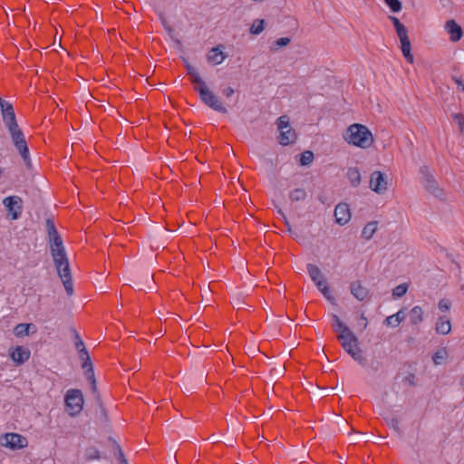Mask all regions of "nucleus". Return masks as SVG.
Segmentation results:
<instances>
[{"instance_id": "nucleus-1", "label": "nucleus", "mask_w": 464, "mask_h": 464, "mask_svg": "<svg viewBox=\"0 0 464 464\" xmlns=\"http://www.w3.org/2000/svg\"><path fill=\"white\" fill-rule=\"evenodd\" d=\"M186 69L190 81L194 84V90L198 93L200 100L212 110L221 113H227V108L219 98L209 89L197 69L188 63H186Z\"/></svg>"}, {"instance_id": "nucleus-2", "label": "nucleus", "mask_w": 464, "mask_h": 464, "mask_svg": "<svg viewBox=\"0 0 464 464\" xmlns=\"http://www.w3.org/2000/svg\"><path fill=\"white\" fill-rule=\"evenodd\" d=\"M50 252L53 257L54 266L68 295H73V284L71 275L69 260L63 246V242L50 246Z\"/></svg>"}, {"instance_id": "nucleus-3", "label": "nucleus", "mask_w": 464, "mask_h": 464, "mask_svg": "<svg viewBox=\"0 0 464 464\" xmlns=\"http://www.w3.org/2000/svg\"><path fill=\"white\" fill-rule=\"evenodd\" d=\"M343 140L351 147L369 150L374 145L375 138L372 130L362 123L349 125L342 134Z\"/></svg>"}, {"instance_id": "nucleus-4", "label": "nucleus", "mask_w": 464, "mask_h": 464, "mask_svg": "<svg viewBox=\"0 0 464 464\" xmlns=\"http://www.w3.org/2000/svg\"><path fill=\"white\" fill-rule=\"evenodd\" d=\"M333 327L337 333V338L343 348L355 360H362V353L358 345V339L353 333L342 322L337 315H333Z\"/></svg>"}, {"instance_id": "nucleus-5", "label": "nucleus", "mask_w": 464, "mask_h": 464, "mask_svg": "<svg viewBox=\"0 0 464 464\" xmlns=\"http://www.w3.org/2000/svg\"><path fill=\"white\" fill-rule=\"evenodd\" d=\"M6 128L11 135L14 147L20 153L26 167L30 169L32 167V162L29 155V149L22 130L19 128L17 122L14 125L8 124Z\"/></svg>"}, {"instance_id": "nucleus-6", "label": "nucleus", "mask_w": 464, "mask_h": 464, "mask_svg": "<svg viewBox=\"0 0 464 464\" xmlns=\"http://www.w3.org/2000/svg\"><path fill=\"white\" fill-rule=\"evenodd\" d=\"M391 186L389 175L381 171L373 170L369 177V188L377 195L387 194Z\"/></svg>"}, {"instance_id": "nucleus-7", "label": "nucleus", "mask_w": 464, "mask_h": 464, "mask_svg": "<svg viewBox=\"0 0 464 464\" xmlns=\"http://www.w3.org/2000/svg\"><path fill=\"white\" fill-rule=\"evenodd\" d=\"M277 130L279 132L278 140L282 146L292 144L296 140V133L291 127L289 118L285 115L281 116L276 121Z\"/></svg>"}, {"instance_id": "nucleus-8", "label": "nucleus", "mask_w": 464, "mask_h": 464, "mask_svg": "<svg viewBox=\"0 0 464 464\" xmlns=\"http://www.w3.org/2000/svg\"><path fill=\"white\" fill-rule=\"evenodd\" d=\"M64 400L70 415H76L82 411L83 405V397L80 390H69L66 392Z\"/></svg>"}, {"instance_id": "nucleus-9", "label": "nucleus", "mask_w": 464, "mask_h": 464, "mask_svg": "<svg viewBox=\"0 0 464 464\" xmlns=\"http://www.w3.org/2000/svg\"><path fill=\"white\" fill-rule=\"evenodd\" d=\"M3 205L6 208L13 220L21 217L23 211V200L18 196H9L3 199Z\"/></svg>"}, {"instance_id": "nucleus-10", "label": "nucleus", "mask_w": 464, "mask_h": 464, "mask_svg": "<svg viewBox=\"0 0 464 464\" xmlns=\"http://www.w3.org/2000/svg\"><path fill=\"white\" fill-rule=\"evenodd\" d=\"M334 217L337 225L341 227L346 226L352 219L350 206L345 202L338 203L334 209Z\"/></svg>"}, {"instance_id": "nucleus-11", "label": "nucleus", "mask_w": 464, "mask_h": 464, "mask_svg": "<svg viewBox=\"0 0 464 464\" xmlns=\"http://www.w3.org/2000/svg\"><path fill=\"white\" fill-rule=\"evenodd\" d=\"M1 444L12 450H19L27 445V440L17 433H6L1 440Z\"/></svg>"}, {"instance_id": "nucleus-12", "label": "nucleus", "mask_w": 464, "mask_h": 464, "mask_svg": "<svg viewBox=\"0 0 464 464\" xmlns=\"http://www.w3.org/2000/svg\"><path fill=\"white\" fill-rule=\"evenodd\" d=\"M224 50L225 47L222 45L211 48L206 56L208 63L212 65L221 64L227 59V54Z\"/></svg>"}, {"instance_id": "nucleus-13", "label": "nucleus", "mask_w": 464, "mask_h": 464, "mask_svg": "<svg viewBox=\"0 0 464 464\" xmlns=\"http://www.w3.org/2000/svg\"><path fill=\"white\" fill-rule=\"evenodd\" d=\"M434 330L440 335H448L452 330L451 320L448 315H440L435 322Z\"/></svg>"}, {"instance_id": "nucleus-14", "label": "nucleus", "mask_w": 464, "mask_h": 464, "mask_svg": "<svg viewBox=\"0 0 464 464\" xmlns=\"http://www.w3.org/2000/svg\"><path fill=\"white\" fill-rule=\"evenodd\" d=\"M0 107L3 115V121L7 126L8 124H14L16 121L15 114L12 104L0 98Z\"/></svg>"}, {"instance_id": "nucleus-15", "label": "nucleus", "mask_w": 464, "mask_h": 464, "mask_svg": "<svg viewBox=\"0 0 464 464\" xmlns=\"http://www.w3.org/2000/svg\"><path fill=\"white\" fill-rule=\"evenodd\" d=\"M444 29L446 33L449 34L450 40L451 42H458L462 37V29L460 25H459L454 20H449L446 22L444 25Z\"/></svg>"}, {"instance_id": "nucleus-16", "label": "nucleus", "mask_w": 464, "mask_h": 464, "mask_svg": "<svg viewBox=\"0 0 464 464\" xmlns=\"http://www.w3.org/2000/svg\"><path fill=\"white\" fill-rule=\"evenodd\" d=\"M30 351L24 346H17L10 351L11 359L18 365L23 364L30 358Z\"/></svg>"}, {"instance_id": "nucleus-17", "label": "nucleus", "mask_w": 464, "mask_h": 464, "mask_svg": "<svg viewBox=\"0 0 464 464\" xmlns=\"http://www.w3.org/2000/svg\"><path fill=\"white\" fill-rule=\"evenodd\" d=\"M401 44V51L403 55V57L406 59V61L410 63H414V56L411 53V44L408 36V34L398 36Z\"/></svg>"}, {"instance_id": "nucleus-18", "label": "nucleus", "mask_w": 464, "mask_h": 464, "mask_svg": "<svg viewBox=\"0 0 464 464\" xmlns=\"http://www.w3.org/2000/svg\"><path fill=\"white\" fill-rule=\"evenodd\" d=\"M351 294L359 301H364L370 297L369 289L360 282H353L350 285Z\"/></svg>"}, {"instance_id": "nucleus-19", "label": "nucleus", "mask_w": 464, "mask_h": 464, "mask_svg": "<svg viewBox=\"0 0 464 464\" xmlns=\"http://www.w3.org/2000/svg\"><path fill=\"white\" fill-rule=\"evenodd\" d=\"M45 226L47 230L49 246L63 241L62 237L58 233L54 222L52 218L46 219Z\"/></svg>"}, {"instance_id": "nucleus-20", "label": "nucleus", "mask_w": 464, "mask_h": 464, "mask_svg": "<svg viewBox=\"0 0 464 464\" xmlns=\"http://www.w3.org/2000/svg\"><path fill=\"white\" fill-rule=\"evenodd\" d=\"M409 318L413 325L421 324L425 320L424 309L420 305L413 306L409 312Z\"/></svg>"}, {"instance_id": "nucleus-21", "label": "nucleus", "mask_w": 464, "mask_h": 464, "mask_svg": "<svg viewBox=\"0 0 464 464\" xmlns=\"http://www.w3.org/2000/svg\"><path fill=\"white\" fill-rule=\"evenodd\" d=\"M315 286L327 301L333 304H335V297L327 283L326 278L315 284Z\"/></svg>"}, {"instance_id": "nucleus-22", "label": "nucleus", "mask_w": 464, "mask_h": 464, "mask_svg": "<svg viewBox=\"0 0 464 464\" xmlns=\"http://www.w3.org/2000/svg\"><path fill=\"white\" fill-rule=\"evenodd\" d=\"M306 269L311 280L314 285L325 278V276L322 270L314 264H308Z\"/></svg>"}, {"instance_id": "nucleus-23", "label": "nucleus", "mask_w": 464, "mask_h": 464, "mask_svg": "<svg viewBox=\"0 0 464 464\" xmlns=\"http://www.w3.org/2000/svg\"><path fill=\"white\" fill-rule=\"evenodd\" d=\"M379 223L377 221H370L363 227L361 236L365 240H370L373 237L378 230Z\"/></svg>"}, {"instance_id": "nucleus-24", "label": "nucleus", "mask_w": 464, "mask_h": 464, "mask_svg": "<svg viewBox=\"0 0 464 464\" xmlns=\"http://www.w3.org/2000/svg\"><path fill=\"white\" fill-rule=\"evenodd\" d=\"M449 358V352L446 347L437 349L432 355V362L435 365H442L446 363Z\"/></svg>"}, {"instance_id": "nucleus-25", "label": "nucleus", "mask_w": 464, "mask_h": 464, "mask_svg": "<svg viewBox=\"0 0 464 464\" xmlns=\"http://www.w3.org/2000/svg\"><path fill=\"white\" fill-rule=\"evenodd\" d=\"M405 315L403 310L398 311L396 314L388 316L385 319V324L390 327H397L404 320Z\"/></svg>"}, {"instance_id": "nucleus-26", "label": "nucleus", "mask_w": 464, "mask_h": 464, "mask_svg": "<svg viewBox=\"0 0 464 464\" xmlns=\"http://www.w3.org/2000/svg\"><path fill=\"white\" fill-rule=\"evenodd\" d=\"M347 178L353 187H358L362 180V176L359 169L355 167L348 169Z\"/></svg>"}, {"instance_id": "nucleus-27", "label": "nucleus", "mask_w": 464, "mask_h": 464, "mask_svg": "<svg viewBox=\"0 0 464 464\" xmlns=\"http://www.w3.org/2000/svg\"><path fill=\"white\" fill-rule=\"evenodd\" d=\"M266 22L264 19H256L252 22L249 27V33L252 35H258L264 32Z\"/></svg>"}, {"instance_id": "nucleus-28", "label": "nucleus", "mask_w": 464, "mask_h": 464, "mask_svg": "<svg viewBox=\"0 0 464 464\" xmlns=\"http://www.w3.org/2000/svg\"><path fill=\"white\" fill-rule=\"evenodd\" d=\"M82 368L84 370V375H85L86 379L91 383L92 392H95L97 390V387H96V379H95V375H94V370H93L92 363H90V366L82 367Z\"/></svg>"}, {"instance_id": "nucleus-29", "label": "nucleus", "mask_w": 464, "mask_h": 464, "mask_svg": "<svg viewBox=\"0 0 464 464\" xmlns=\"http://www.w3.org/2000/svg\"><path fill=\"white\" fill-rule=\"evenodd\" d=\"M31 327L35 328L33 324H18L14 329V334L18 337L28 335Z\"/></svg>"}, {"instance_id": "nucleus-30", "label": "nucleus", "mask_w": 464, "mask_h": 464, "mask_svg": "<svg viewBox=\"0 0 464 464\" xmlns=\"http://www.w3.org/2000/svg\"><path fill=\"white\" fill-rule=\"evenodd\" d=\"M289 198L292 201H303L306 198V191L304 188H295L290 192Z\"/></svg>"}, {"instance_id": "nucleus-31", "label": "nucleus", "mask_w": 464, "mask_h": 464, "mask_svg": "<svg viewBox=\"0 0 464 464\" xmlns=\"http://www.w3.org/2000/svg\"><path fill=\"white\" fill-rule=\"evenodd\" d=\"M77 352H78L80 360L82 362V367L90 366V363H92L86 347L81 348V349L77 350Z\"/></svg>"}, {"instance_id": "nucleus-32", "label": "nucleus", "mask_w": 464, "mask_h": 464, "mask_svg": "<svg viewBox=\"0 0 464 464\" xmlns=\"http://www.w3.org/2000/svg\"><path fill=\"white\" fill-rule=\"evenodd\" d=\"M390 19L394 25L398 36L408 34L406 27L399 21L397 17L391 16Z\"/></svg>"}, {"instance_id": "nucleus-33", "label": "nucleus", "mask_w": 464, "mask_h": 464, "mask_svg": "<svg viewBox=\"0 0 464 464\" xmlns=\"http://www.w3.org/2000/svg\"><path fill=\"white\" fill-rule=\"evenodd\" d=\"M437 306L440 313H445L450 310L452 302L448 298H441L439 300Z\"/></svg>"}, {"instance_id": "nucleus-34", "label": "nucleus", "mask_w": 464, "mask_h": 464, "mask_svg": "<svg viewBox=\"0 0 464 464\" xmlns=\"http://www.w3.org/2000/svg\"><path fill=\"white\" fill-rule=\"evenodd\" d=\"M408 291V285L406 284H401L392 290V295L394 298H400L403 296Z\"/></svg>"}, {"instance_id": "nucleus-35", "label": "nucleus", "mask_w": 464, "mask_h": 464, "mask_svg": "<svg viewBox=\"0 0 464 464\" xmlns=\"http://www.w3.org/2000/svg\"><path fill=\"white\" fill-rule=\"evenodd\" d=\"M385 4L393 13H398L401 10V3L400 0H383Z\"/></svg>"}, {"instance_id": "nucleus-36", "label": "nucleus", "mask_w": 464, "mask_h": 464, "mask_svg": "<svg viewBox=\"0 0 464 464\" xmlns=\"http://www.w3.org/2000/svg\"><path fill=\"white\" fill-rule=\"evenodd\" d=\"M314 160V154L312 151L306 150L302 153L300 158V163L303 166L309 165Z\"/></svg>"}, {"instance_id": "nucleus-37", "label": "nucleus", "mask_w": 464, "mask_h": 464, "mask_svg": "<svg viewBox=\"0 0 464 464\" xmlns=\"http://www.w3.org/2000/svg\"><path fill=\"white\" fill-rule=\"evenodd\" d=\"M72 334H73V337H74V344H75L76 350H79L81 348H84L85 344H84L83 341L82 340V338H81L80 334H78V332L75 329H72Z\"/></svg>"}, {"instance_id": "nucleus-38", "label": "nucleus", "mask_w": 464, "mask_h": 464, "mask_svg": "<svg viewBox=\"0 0 464 464\" xmlns=\"http://www.w3.org/2000/svg\"><path fill=\"white\" fill-rule=\"evenodd\" d=\"M86 458L89 460L99 459V451L93 448L86 450Z\"/></svg>"}, {"instance_id": "nucleus-39", "label": "nucleus", "mask_w": 464, "mask_h": 464, "mask_svg": "<svg viewBox=\"0 0 464 464\" xmlns=\"http://www.w3.org/2000/svg\"><path fill=\"white\" fill-rule=\"evenodd\" d=\"M290 42L291 39L289 37H281L275 42V44L276 45L277 48H282L287 46L290 44Z\"/></svg>"}, {"instance_id": "nucleus-40", "label": "nucleus", "mask_w": 464, "mask_h": 464, "mask_svg": "<svg viewBox=\"0 0 464 464\" xmlns=\"http://www.w3.org/2000/svg\"><path fill=\"white\" fill-rule=\"evenodd\" d=\"M453 121L459 127V129L462 130L464 127V116L461 114L455 113L452 115Z\"/></svg>"}, {"instance_id": "nucleus-41", "label": "nucleus", "mask_w": 464, "mask_h": 464, "mask_svg": "<svg viewBox=\"0 0 464 464\" xmlns=\"http://www.w3.org/2000/svg\"><path fill=\"white\" fill-rule=\"evenodd\" d=\"M430 186H429V189L434 193L436 196H440V188L438 187V185L434 182V181H430Z\"/></svg>"}, {"instance_id": "nucleus-42", "label": "nucleus", "mask_w": 464, "mask_h": 464, "mask_svg": "<svg viewBox=\"0 0 464 464\" xmlns=\"http://www.w3.org/2000/svg\"><path fill=\"white\" fill-rule=\"evenodd\" d=\"M235 91L232 87L228 86L223 89L222 93L227 98L231 97L234 94Z\"/></svg>"}, {"instance_id": "nucleus-43", "label": "nucleus", "mask_w": 464, "mask_h": 464, "mask_svg": "<svg viewBox=\"0 0 464 464\" xmlns=\"http://www.w3.org/2000/svg\"><path fill=\"white\" fill-rule=\"evenodd\" d=\"M367 318L362 314L359 319V325L362 326V329H365L367 327Z\"/></svg>"}, {"instance_id": "nucleus-44", "label": "nucleus", "mask_w": 464, "mask_h": 464, "mask_svg": "<svg viewBox=\"0 0 464 464\" xmlns=\"http://www.w3.org/2000/svg\"><path fill=\"white\" fill-rule=\"evenodd\" d=\"M118 464H129L123 454L118 450Z\"/></svg>"}, {"instance_id": "nucleus-45", "label": "nucleus", "mask_w": 464, "mask_h": 464, "mask_svg": "<svg viewBox=\"0 0 464 464\" xmlns=\"http://www.w3.org/2000/svg\"><path fill=\"white\" fill-rule=\"evenodd\" d=\"M389 425L395 430L399 429V422L396 420H392L391 422H389Z\"/></svg>"}, {"instance_id": "nucleus-46", "label": "nucleus", "mask_w": 464, "mask_h": 464, "mask_svg": "<svg viewBox=\"0 0 464 464\" xmlns=\"http://www.w3.org/2000/svg\"><path fill=\"white\" fill-rule=\"evenodd\" d=\"M459 384H460L461 388L464 390V375L461 377Z\"/></svg>"}, {"instance_id": "nucleus-47", "label": "nucleus", "mask_w": 464, "mask_h": 464, "mask_svg": "<svg viewBox=\"0 0 464 464\" xmlns=\"http://www.w3.org/2000/svg\"><path fill=\"white\" fill-rule=\"evenodd\" d=\"M459 86L461 87V90L464 92V83H459Z\"/></svg>"}, {"instance_id": "nucleus-48", "label": "nucleus", "mask_w": 464, "mask_h": 464, "mask_svg": "<svg viewBox=\"0 0 464 464\" xmlns=\"http://www.w3.org/2000/svg\"><path fill=\"white\" fill-rule=\"evenodd\" d=\"M4 370V366L0 363V371Z\"/></svg>"}, {"instance_id": "nucleus-49", "label": "nucleus", "mask_w": 464, "mask_h": 464, "mask_svg": "<svg viewBox=\"0 0 464 464\" xmlns=\"http://www.w3.org/2000/svg\"><path fill=\"white\" fill-rule=\"evenodd\" d=\"M2 174V168L0 167V175Z\"/></svg>"}]
</instances>
